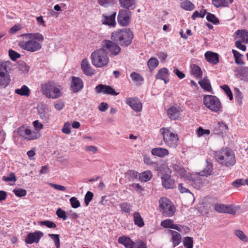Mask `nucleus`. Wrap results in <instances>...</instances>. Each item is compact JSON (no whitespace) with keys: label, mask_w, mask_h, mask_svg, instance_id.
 Instances as JSON below:
<instances>
[{"label":"nucleus","mask_w":248,"mask_h":248,"mask_svg":"<svg viewBox=\"0 0 248 248\" xmlns=\"http://www.w3.org/2000/svg\"><path fill=\"white\" fill-rule=\"evenodd\" d=\"M214 157L219 164L227 167L233 166L236 162L234 152L229 148H223L213 153Z\"/></svg>","instance_id":"1"},{"label":"nucleus","mask_w":248,"mask_h":248,"mask_svg":"<svg viewBox=\"0 0 248 248\" xmlns=\"http://www.w3.org/2000/svg\"><path fill=\"white\" fill-rule=\"evenodd\" d=\"M134 34L129 29H124L113 32L111 34V39L122 47L129 46L132 42Z\"/></svg>","instance_id":"2"},{"label":"nucleus","mask_w":248,"mask_h":248,"mask_svg":"<svg viewBox=\"0 0 248 248\" xmlns=\"http://www.w3.org/2000/svg\"><path fill=\"white\" fill-rule=\"evenodd\" d=\"M91 59L92 63L98 68L106 66L109 62L107 52L102 47L97 49L91 53Z\"/></svg>","instance_id":"3"},{"label":"nucleus","mask_w":248,"mask_h":248,"mask_svg":"<svg viewBox=\"0 0 248 248\" xmlns=\"http://www.w3.org/2000/svg\"><path fill=\"white\" fill-rule=\"evenodd\" d=\"M11 63L9 61L0 60V89H5L11 81L8 66Z\"/></svg>","instance_id":"4"},{"label":"nucleus","mask_w":248,"mask_h":248,"mask_svg":"<svg viewBox=\"0 0 248 248\" xmlns=\"http://www.w3.org/2000/svg\"><path fill=\"white\" fill-rule=\"evenodd\" d=\"M160 132L163 136L165 143L169 147L175 148L178 145L179 138L177 134L170 131V127H162Z\"/></svg>","instance_id":"5"},{"label":"nucleus","mask_w":248,"mask_h":248,"mask_svg":"<svg viewBox=\"0 0 248 248\" xmlns=\"http://www.w3.org/2000/svg\"><path fill=\"white\" fill-rule=\"evenodd\" d=\"M42 92L44 95L52 99L60 97L62 93L56 83L52 81L42 85Z\"/></svg>","instance_id":"6"},{"label":"nucleus","mask_w":248,"mask_h":248,"mask_svg":"<svg viewBox=\"0 0 248 248\" xmlns=\"http://www.w3.org/2000/svg\"><path fill=\"white\" fill-rule=\"evenodd\" d=\"M102 48H104L107 53H109L110 56L113 57L117 56L121 50L119 44L112 40H104L103 41Z\"/></svg>","instance_id":"7"},{"label":"nucleus","mask_w":248,"mask_h":248,"mask_svg":"<svg viewBox=\"0 0 248 248\" xmlns=\"http://www.w3.org/2000/svg\"><path fill=\"white\" fill-rule=\"evenodd\" d=\"M27 41H21L19 43V47L28 51L34 52L39 50L42 48V45L36 40L27 39Z\"/></svg>","instance_id":"8"},{"label":"nucleus","mask_w":248,"mask_h":248,"mask_svg":"<svg viewBox=\"0 0 248 248\" xmlns=\"http://www.w3.org/2000/svg\"><path fill=\"white\" fill-rule=\"evenodd\" d=\"M159 207L163 213L169 217L172 216L175 212V207L167 198H161L159 200Z\"/></svg>","instance_id":"9"},{"label":"nucleus","mask_w":248,"mask_h":248,"mask_svg":"<svg viewBox=\"0 0 248 248\" xmlns=\"http://www.w3.org/2000/svg\"><path fill=\"white\" fill-rule=\"evenodd\" d=\"M131 15L130 11L121 9L117 16L118 23L123 27L127 26L130 23Z\"/></svg>","instance_id":"10"},{"label":"nucleus","mask_w":248,"mask_h":248,"mask_svg":"<svg viewBox=\"0 0 248 248\" xmlns=\"http://www.w3.org/2000/svg\"><path fill=\"white\" fill-rule=\"evenodd\" d=\"M203 103L207 108H220L221 102L216 96L205 95L203 97Z\"/></svg>","instance_id":"11"},{"label":"nucleus","mask_w":248,"mask_h":248,"mask_svg":"<svg viewBox=\"0 0 248 248\" xmlns=\"http://www.w3.org/2000/svg\"><path fill=\"white\" fill-rule=\"evenodd\" d=\"M95 92L98 93H103L115 96L119 94L112 87L109 85L99 84L95 87Z\"/></svg>","instance_id":"12"},{"label":"nucleus","mask_w":248,"mask_h":248,"mask_svg":"<svg viewBox=\"0 0 248 248\" xmlns=\"http://www.w3.org/2000/svg\"><path fill=\"white\" fill-rule=\"evenodd\" d=\"M43 236V232L39 231L29 232L25 239V242L27 244L38 243Z\"/></svg>","instance_id":"13"},{"label":"nucleus","mask_w":248,"mask_h":248,"mask_svg":"<svg viewBox=\"0 0 248 248\" xmlns=\"http://www.w3.org/2000/svg\"><path fill=\"white\" fill-rule=\"evenodd\" d=\"M214 209L218 213H228L233 215H235L236 212L232 205L221 203L215 204Z\"/></svg>","instance_id":"14"},{"label":"nucleus","mask_w":248,"mask_h":248,"mask_svg":"<svg viewBox=\"0 0 248 248\" xmlns=\"http://www.w3.org/2000/svg\"><path fill=\"white\" fill-rule=\"evenodd\" d=\"M84 86L82 79L79 77L73 76L70 85V89L72 92L76 93L81 91Z\"/></svg>","instance_id":"15"},{"label":"nucleus","mask_w":248,"mask_h":248,"mask_svg":"<svg viewBox=\"0 0 248 248\" xmlns=\"http://www.w3.org/2000/svg\"><path fill=\"white\" fill-rule=\"evenodd\" d=\"M125 102L131 108H142V104L137 97L126 98Z\"/></svg>","instance_id":"16"},{"label":"nucleus","mask_w":248,"mask_h":248,"mask_svg":"<svg viewBox=\"0 0 248 248\" xmlns=\"http://www.w3.org/2000/svg\"><path fill=\"white\" fill-rule=\"evenodd\" d=\"M169 75V70L167 68L164 67L158 70L155 76V78L156 79H160L163 80L164 83L166 84L170 81Z\"/></svg>","instance_id":"17"},{"label":"nucleus","mask_w":248,"mask_h":248,"mask_svg":"<svg viewBox=\"0 0 248 248\" xmlns=\"http://www.w3.org/2000/svg\"><path fill=\"white\" fill-rule=\"evenodd\" d=\"M219 55L217 53L212 51H208L204 54V57L207 62L213 65L219 62Z\"/></svg>","instance_id":"18"},{"label":"nucleus","mask_w":248,"mask_h":248,"mask_svg":"<svg viewBox=\"0 0 248 248\" xmlns=\"http://www.w3.org/2000/svg\"><path fill=\"white\" fill-rule=\"evenodd\" d=\"M119 5L123 9L126 10H133L135 8L136 0H118Z\"/></svg>","instance_id":"19"},{"label":"nucleus","mask_w":248,"mask_h":248,"mask_svg":"<svg viewBox=\"0 0 248 248\" xmlns=\"http://www.w3.org/2000/svg\"><path fill=\"white\" fill-rule=\"evenodd\" d=\"M162 184L163 186L166 189L173 188L174 181L171 178V176L167 174H163L161 177Z\"/></svg>","instance_id":"20"},{"label":"nucleus","mask_w":248,"mask_h":248,"mask_svg":"<svg viewBox=\"0 0 248 248\" xmlns=\"http://www.w3.org/2000/svg\"><path fill=\"white\" fill-rule=\"evenodd\" d=\"M81 66L83 73L86 76H91L94 74V70L92 68L87 59H84L82 61Z\"/></svg>","instance_id":"21"},{"label":"nucleus","mask_w":248,"mask_h":248,"mask_svg":"<svg viewBox=\"0 0 248 248\" xmlns=\"http://www.w3.org/2000/svg\"><path fill=\"white\" fill-rule=\"evenodd\" d=\"M116 12H114L109 16H105L103 15L104 19L103 20V24L107 25L110 27H114L116 25L115 17Z\"/></svg>","instance_id":"22"},{"label":"nucleus","mask_w":248,"mask_h":248,"mask_svg":"<svg viewBox=\"0 0 248 248\" xmlns=\"http://www.w3.org/2000/svg\"><path fill=\"white\" fill-rule=\"evenodd\" d=\"M235 39L240 37L242 39L241 41L243 43H248V31L245 30H238L235 31Z\"/></svg>","instance_id":"23"},{"label":"nucleus","mask_w":248,"mask_h":248,"mask_svg":"<svg viewBox=\"0 0 248 248\" xmlns=\"http://www.w3.org/2000/svg\"><path fill=\"white\" fill-rule=\"evenodd\" d=\"M22 36L24 38L36 40L39 43H42L44 41V37L42 34L38 32L24 34Z\"/></svg>","instance_id":"24"},{"label":"nucleus","mask_w":248,"mask_h":248,"mask_svg":"<svg viewBox=\"0 0 248 248\" xmlns=\"http://www.w3.org/2000/svg\"><path fill=\"white\" fill-rule=\"evenodd\" d=\"M151 153L153 155L160 157H164L169 154L167 149L160 147L153 148L151 151Z\"/></svg>","instance_id":"25"},{"label":"nucleus","mask_w":248,"mask_h":248,"mask_svg":"<svg viewBox=\"0 0 248 248\" xmlns=\"http://www.w3.org/2000/svg\"><path fill=\"white\" fill-rule=\"evenodd\" d=\"M171 234V241L173 243V247H176L179 245L181 242V235L177 232L172 230H169Z\"/></svg>","instance_id":"26"},{"label":"nucleus","mask_w":248,"mask_h":248,"mask_svg":"<svg viewBox=\"0 0 248 248\" xmlns=\"http://www.w3.org/2000/svg\"><path fill=\"white\" fill-rule=\"evenodd\" d=\"M190 73L194 77L197 78H200L202 76V71L201 68L195 64L191 65Z\"/></svg>","instance_id":"27"},{"label":"nucleus","mask_w":248,"mask_h":248,"mask_svg":"<svg viewBox=\"0 0 248 248\" xmlns=\"http://www.w3.org/2000/svg\"><path fill=\"white\" fill-rule=\"evenodd\" d=\"M198 83L204 90L207 92H210L212 90V86L207 77H204L202 79L199 80Z\"/></svg>","instance_id":"28"},{"label":"nucleus","mask_w":248,"mask_h":248,"mask_svg":"<svg viewBox=\"0 0 248 248\" xmlns=\"http://www.w3.org/2000/svg\"><path fill=\"white\" fill-rule=\"evenodd\" d=\"M233 0H212V3L215 7H228L229 5L232 3Z\"/></svg>","instance_id":"29"},{"label":"nucleus","mask_w":248,"mask_h":248,"mask_svg":"<svg viewBox=\"0 0 248 248\" xmlns=\"http://www.w3.org/2000/svg\"><path fill=\"white\" fill-rule=\"evenodd\" d=\"M206 163L205 168L199 173L201 176H207L211 174L213 170V165L211 160L208 159L206 160Z\"/></svg>","instance_id":"30"},{"label":"nucleus","mask_w":248,"mask_h":248,"mask_svg":"<svg viewBox=\"0 0 248 248\" xmlns=\"http://www.w3.org/2000/svg\"><path fill=\"white\" fill-rule=\"evenodd\" d=\"M232 52L233 55L235 63L236 64L244 65L245 64L242 60L243 55L241 53L235 49H232Z\"/></svg>","instance_id":"31"},{"label":"nucleus","mask_w":248,"mask_h":248,"mask_svg":"<svg viewBox=\"0 0 248 248\" xmlns=\"http://www.w3.org/2000/svg\"><path fill=\"white\" fill-rule=\"evenodd\" d=\"M168 117L172 120H176L181 118V114L179 109H167Z\"/></svg>","instance_id":"32"},{"label":"nucleus","mask_w":248,"mask_h":248,"mask_svg":"<svg viewBox=\"0 0 248 248\" xmlns=\"http://www.w3.org/2000/svg\"><path fill=\"white\" fill-rule=\"evenodd\" d=\"M133 219L135 224L139 227L141 228L144 226L143 219L141 217L140 213L135 212L133 214Z\"/></svg>","instance_id":"33"},{"label":"nucleus","mask_w":248,"mask_h":248,"mask_svg":"<svg viewBox=\"0 0 248 248\" xmlns=\"http://www.w3.org/2000/svg\"><path fill=\"white\" fill-rule=\"evenodd\" d=\"M50 109H38V114L41 119L47 122L51 115Z\"/></svg>","instance_id":"34"},{"label":"nucleus","mask_w":248,"mask_h":248,"mask_svg":"<svg viewBox=\"0 0 248 248\" xmlns=\"http://www.w3.org/2000/svg\"><path fill=\"white\" fill-rule=\"evenodd\" d=\"M180 7L186 11H191L195 8L194 4L189 0H185L180 3Z\"/></svg>","instance_id":"35"},{"label":"nucleus","mask_w":248,"mask_h":248,"mask_svg":"<svg viewBox=\"0 0 248 248\" xmlns=\"http://www.w3.org/2000/svg\"><path fill=\"white\" fill-rule=\"evenodd\" d=\"M15 92L21 96H28L30 94V90L26 85H23L20 89H16Z\"/></svg>","instance_id":"36"},{"label":"nucleus","mask_w":248,"mask_h":248,"mask_svg":"<svg viewBox=\"0 0 248 248\" xmlns=\"http://www.w3.org/2000/svg\"><path fill=\"white\" fill-rule=\"evenodd\" d=\"M26 139L28 140H33L39 138L40 134L38 132L32 131L30 129H28L26 131Z\"/></svg>","instance_id":"37"},{"label":"nucleus","mask_w":248,"mask_h":248,"mask_svg":"<svg viewBox=\"0 0 248 248\" xmlns=\"http://www.w3.org/2000/svg\"><path fill=\"white\" fill-rule=\"evenodd\" d=\"M121 211L124 213L129 215L132 210V205L128 202H124L120 204Z\"/></svg>","instance_id":"38"},{"label":"nucleus","mask_w":248,"mask_h":248,"mask_svg":"<svg viewBox=\"0 0 248 248\" xmlns=\"http://www.w3.org/2000/svg\"><path fill=\"white\" fill-rule=\"evenodd\" d=\"M152 177V174L151 171L147 170L140 174L139 179L142 182H147Z\"/></svg>","instance_id":"39"},{"label":"nucleus","mask_w":248,"mask_h":248,"mask_svg":"<svg viewBox=\"0 0 248 248\" xmlns=\"http://www.w3.org/2000/svg\"><path fill=\"white\" fill-rule=\"evenodd\" d=\"M228 129V126L222 122H218L217 127L215 128L216 134L223 133Z\"/></svg>","instance_id":"40"},{"label":"nucleus","mask_w":248,"mask_h":248,"mask_svg":"<svg viewBox=\"0 0 248 248\" xmlns=\"http://www.w3.org/2000/svg\"><path fill=\"white\" fill-rule=\"evenodd\" d=\"M158 61L157 59L151 58L148 61L147 65L150 71H153L158 65Z\"/></svg>","instance_id":"41"},{"label":"nucleus","mask_w":248,"mask_h":248,"mask_svg":"<svg viewBox=\"0 0 248 248\" xmlns=\"http://www.w3.org/2000/svg\"><path fill=\"white\" fill-rule=\"evenodd\" d=\"M235 102L241 105L242 104V94L239 89L235 88L234 90Z\"/></svg>","instance_id":"42"},{"label":"nucleus","mask_w":248,"mask_h":248,"mask_svg":"<svg viewBox=\"0 0 248 248\" xmlns=\"http://www.w3.org/2000/svg\"><path fill=\"white\" fill-rule=\"evenodd\" d=\"M206 19L208 21L211 22L215 25H218L219 24V19L213 14L207 13Z\"/></svg>","instance_id":"43"},{"label":"nucleus","mask_w":248,"mask_h":248,"mask_svg":"<svg viewBox=\"0 0 248 248\" xmlns=\"http://www.w3.org/2000/svg\"><path fill=\"white\" fill-rule=\"evenodd\" d=\"M99 4L104 7H108L109 5H114L118 0H97Z\"/></svg>","instance_id":"44"},{"label":"nucleus","mask_w":248,"mask_h":248,"mask_svg":"<svg viewBox=\"0 0 248 248\" xmlns=\"http://www.w3.org/2000/svg\"><path fill=\"white\" fill-rule=\"evenodd\" d=\"M220 87L229 99L232 100L233 99V94L229 86L228 85L224 84L221 86Z\"/></svg>","instance_id":"45"},{"label":"nucleus","mask_w":248,"mask_h":248,"mask_svg":"<svg viewBox=\"0 0 248 248\" xmlns=\"http://www.w3.org/2000/svg\"><path fill=\"white\" fill-rule=\"evenodd\" d=\"M130 77L136 83L142 82L144 80L143 78L140 74L133 72L130 74Z\"/></svg>","instance_id":"46"},{"label":"nucleus","mask_w":248,"mask_h":248,"mask_svg":"<svg viewBox=\"0 0 248 248\" xmlns=\"http://www.w3.org/2000/svg\"><path fill=\"white\" fill-rule=\"evenodd\" d=\"M183 244L186 248H193V239L192 237L186 236L184 238Z\"/></svg>","instance_id":"47"},{"label":"nucleus","mask_w":248,"mask_h":248,"mask_svg":"<svg viewBox=\"0 0 248 248\" xmlns=\"http://www.w3.org/2000/svg\"><path fill=\"white\" fill-rule=\"evenodd\" d=\"M127 176L128 179L129 180L133 181L135 179L139 178L140 174L139 173L133 170H129L127 172Z\"/></svg>","instance_id":"48"},{"label":"nucleus","mask_w":248,"mask_h":248,"mask_svg":"<svg viewBox=\"0 0 248 248\" xmlns=\"http://www.w3.org/2000/svg\"><path fill=\"white\" fill-rule=\"evenodd\" d=\"M173 225V221L170 219L163 220L161 222V226L165 228L172 229Z\"/></svg>","instance_id":"49"},{"label":"nucleus","mask_w":248,"mask_h":248,"mask_svg":"<svg viewBox=\"0 0 248 248\" xmlns=\"http://www.w3.org/2000/svg\"><path fill=\"white\" fill-rule=\"evenodd\" d=\"M235 234L241 240L245 242L248 241V237L245 235L243 231L237 230L235 232Z\"/></svg>","instance_id":"50"},{"label":"nucleus","mask_w":248,"mask_h":248,"mask_svg":"<svg viewBox=\"0 0 248 248\" xmlns=\"http://www.w3.org/2000/svg\"><path fill=\"white\" fill-rule=\"evenodd\" d=\"M9 56L10 59L13 61H16L17 59L21 57V55L19 53L12 49H9Z\"/></svg>","instance_id":"51"},{"label":"nucleus","mask_w":248,"mask_h":248,"mask_svg":"<svg viewBox=\"0 0 248 248\" xmlns=\"http://www.w3.org/2000/svg\"><path fill=\"white\" fill-rule=\"evenodd\" d=\"M48 236L54 241L56 248H59L60 246L59 235L55 234H49Z\"/></svg>","instance_id":"52"},{"label":"nucleus","mask_w":248,"mask_h":248,"mask_svg":"<svg viewBox=\"0 0 248 248\" xmlns=\"http://www.w3.org/2000/svg\"><path fill=\"white\" fill-rule=\"evenodd\" d=\"M93 197V192L88 191L85 195L84 202L86 206L89 204V203L91 202Z\"/></svg>","instance_id":"53"},{"label":"nucleus","mask_w":248,"mask_h":248,"mask_svg":"<svg viewBox=\"0 0 248 248\" xmlns=\"http://www.w3.org/2000/svg\"><path fill=\"white\" fill-rule=\"evenodd\" d=\"M69 201L71 203V206L73 208H77L80 206L79 201L78 200L77 198L75 197H71Z\"/></svg>","instance_id":"54"},{"label":"nucleus","mask_w":248,"mask_h":248,"mask_svg":"<svg viewBox=\"0 0 248 248\" xmlns=\"http://www.w3.org/2000/svg\"><path fill=\"white\" fill-rule=\"evenodd\" d=\"M13 192L16 196L19 197L25 196L27 194V191L21 188L15 189Z\"/></svg>","instance_id":"55"},{"label":"nucleus","mask_w":248,"mask_h":248,"mask_svg":"<svg viewBox=\"0 0 248 248\" xmlns=\"http://www.w3.org/2000/svg\"><path fill=\"white\" fill-rule=\"evenodd\" d=\"M39 224L41 225H45L48 228H56L57 227L56 224L55 223L49 220L40 221Z\"/></svg>","instance_id":"56"},{"label":"nucleus","mask_w":248,"mask_h":248,"mask_svg":"<svg viewBox=\"0 0 248 248\" xmlns=\"http://www.w3.org/2000/svg\"><path fill=\"white\" fill-rule=\"evenodd\" d=\"M2 180L5 182H16V177L14 173L11 172L8 176H3Z\"/></svg>","instance_id":"57"},{"label":"nucleus","mask_w":248,"mask_h":248,"mask_svg":"<svg viewBox=\"0 0 248 248\" xmlns=\"http://www.w3.org/2000/svg\"><path fill=\"white\" fill-rule=\"evenodd\" d=\"M56 215L58 217L62 218L63 220H66L67 218L65 212L60 208H58L56 211Z\"/></svg>","instance_id":"58"},{"label":"nucleus","mask_w":248,"mask_h":248,"mask_svg":"<svg viewBox=\"0 0 248 248\" xmlns=\"http://www.w3.org/2000/svg\"><path fill=\"white\" fill-rule=\"evenodd\" d=\"M18 68L19 70L26 73L29 71L30 67L25 62H21L18 64Z\"/></svg>","instance_id":"59"},{"label":"nucleus","mask_w":248,"mask_h":248,"mask_svg":"<svg viewBox=\"0 0 248 248\" xmlns=\"http://www.w3.org/2000/svg\"><path fill=\"white\" fill-rule=\"evenodd\" d=\"M178 188H179V190H180V192L182 193H187V192L189 193L191 198H192L194 200V198L193 194L188 189H187L186 187H184L183 186V184H179L178 185Z\"/></svg>","instance_id":"60"},{"label":"nucleus","mask_w":248,"mask_h":248,"mask_svg":"<svg viewBox=\"0 0 248 248\" xmlns=\"http://www.w3.org/2000/svg\"><path fill=\"white\" fill-rule=\"evenodd\" d=\"M238 74L243 77H248V67H242L238 71Z\"/></svg>","instance_id":"61"},{"label":"nucleus","mask_w":248,"mask_h":248,"mask_svg":"<svg viewBox=\"0 0 248 248\" xmlns=\"http://www.w3.org/2000/svg\"><path fill=\"white\" fill-rule=\"evenodd\" d=\"M197 133L199 136H201L204 134L209 135L210 131L208 129H203L202 127H199L197 129Z\"/></svg>","instance_id":"62"},{"label":"nucleus","mask_w":248,"mask_h":248,"mask_svg":"<svg viewBox=\"0 0 248 248\" xmlns=\"http://www.w3.org/2000/svg\"><path fill=\"white\" fill-rule=\"evenodd\" d=\"M242 42L241 40H237L235 42V46L237 48L242 51H245L247 49V47L245 45H243Z\"/></svg>","instance_id":"63"},{"label":"nucleus","mask_w":248,"mask_h":248,"mask_svg":"<svg viewBox=\"0 0 248 248\" xmlns=\"http://www.w3.org/2000/svg\"><path fill=\"white\" fill-rule=\"evenodd\" d=\"M173 72L180 79H183L185 77V74L177 68H175Z\"/></svg>","instance_id":"64"}]
</instances>
